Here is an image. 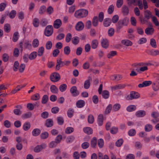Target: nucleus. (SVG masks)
Wrapping results in <instances>:
<instances>
[{"label":"nucleus","instance_id":"nucleus-25","mask_svg":"<svg viewBox=\"0 0 159 159\" xmlns=\"http://www.w3.org/2000/svg\"><path fill=\"white\" fill-rule=\"evenodd\" d=\"M102 46L103 48H107L109 45L107 39H103L101 41Z\"/></svg>","mask_w":159,"mask_h":159},{"label":"nucleus","instance_id":"nucleus-2","mask_svg":"<svg viewBox=\"0 0 159 159\" xmlns=\"http://www.w3.org/2000/svg\"><path fill=\"white\" fill-rule=\"evenodd\" d=\"M128 23V19L127 18H124L122 20H120L116 25V31L119 32L120 30L124 25L126 26Z\"/></svg>","mask_w":159,"mask_h":159},{"label":"nucleus","instance_id":"nucleus-9","mask_svg":"<svg viewBox=\"0 0 159 159\" xmlns=\"http://www.w3.org/2000/svg\"><path fill=\"white\" fill-rule=\"evenodd\" d=\"M84 27V23L82 21L78 22L75 26V28L76 30L80 31L82 30Z\"/></svg>","mask_w":159,"mask_h":159},{"label":"nucleus","instance_id":"nucleus-38","mask_svg":"<svg viewBox=\"0 0 159 159\" xmlns=\"http://www.w3.org/2000/svg\"><path fill=\"white\" fill-rule=\"evenodd\" d=\"M44 52V48L42 46L39 48L38 51V55L39 57L42 56Z\"/></svg>","mask_w":159,"mask_h":159},{"label":"nucleus","instance_id":"nucleus-37","mask_svg":"<svg viewBox=\"0 0 159 159\" xmlns=\"http://www.w3.org/2000/svg\"><path fill=\"white\" fill-rule=\"evenodd\" d=\"M46 6L44 5L40 7L39 10V13L40 15L43 14L46 11Z\"/></svg>","mask_w":159,"mask_h":159},{"label":"nucleus","instance_id":"nucleus-34","mask_svg":"<svg viewBox=\"0 0 159 159\" xmlns=\"http://www.w3.org/2000/svg\"><path fill=\"white\" fill-rule=\"evenodd\" d=\"M138 0H127V5L129 6H131L132 5L134 6L137 5V2Z\"/></svg>","mask_w":159,"mask_h":159},{"label":"nucleus","instance_id":"nucleus-33","mask_svg":"<svg viewBox=\"0 0 159 159\" xmlns=\"http://www.w3.org/2000/svg\"><path fill=\"white\" fill-rule=\"evenodd\" d=\"M122 43L127 46H131L132 45V43L128 40H124L122 41Z\"/></svg>","mask_w":159,"mask_h":159},{"label":"nucleus","instance_id":"nucleus-53","mask_svg":"<svg viewBox=\"0 0 159 159\" xmlns=\"http://www.w3.org/2000/svg\"><path fill=\"white\" fill-rule=\"evenodd\" d=\"M49 134L47 132H44L42 133L40 135V137L42 139H45L48 138Z\"/></svg>","mask_w":159,"mask_h":159},{"label":"nucleus","instance_id":"nucleus-64","mask_svg":"<svg viewBox=\"0 0 159 159\" xmlns=\"http://www.w3.org/2000/svg\"><path fill=\"white\" fill-rule=\"evenodd\" d=\"M90 145L89 143L87 142H84L81 144V147L84 149H86L88 148Z\"/></svg>","mask_w":159,"mask_h":159},{"label":"nucleus","instance_id":"nucleus-41","mask_svg":"<svg viewBox=\"0 0 159 159\" xmlns=\"http://www.w3.org/2000/svg\"><path fill=\"white\" fill-rule=\"evenodd\" d=\"M136 109V107L135 106L131 105L127 107L126 110L129 112H131L135 110Z\"/></svg>","mask_w":159,"mask_h":159},{"label":"nucleus","instance_id":"nucleus-15","mask_svg":"<svg viewBox=\"0 0 159 159\" xmlns=\"http://www.w3.org/2000/svg\"><path fill=\"white\" fill-rule=\"evenodd\" d=\"M125 84H120L111 87V88L112 90H116L119 89H123L125 88Z\"/></svg>","mask_w":159,"mask_h":159},{"label":"nucleus","instance_id":"nucleus-13","mask_svg":"<svg viewBox=\"0 0 159 159\" xmlns=\"http://www.w3.org/2000/svg\"><path fill=\"white\" fill-rule=\"evenodd\" d=\"M152 84V82L151 81H145L143 82L142 84H140L138 85V87L142 88L144 87L149 86Z\"/></svg>","mask_w":159,"mask_h":159},{"label":"nucleus","instance_id":"nucleus-19","mask_svg":"<svg viewBox=\"0 0 159 159\" xmlns=\"http://www.w3.org/2000/svg\"><path fill=\"white\" fill-rule=\"evenodd\" d=\"M111 22V20L110 18H106L103 21V25L105 27L109 26Z\"/></svg>","mask_w":159,"mask_h":159},{"label":"nucleus","instance_id":"nucleus-24","mask_svg":"<svg viewBox=\"0 0 159 159\" xmlns=\"http://www.w3.org/2000/svg\"><path fill=\"white\" fill-rule=\"evenodd\" d=\"M84 101L83 100H78L76 103V106L78 108H82L84 106Z\"/></svg>","mask_w":159,"mask_h":159},{"label":"nucleus","instance_id":"nucleus-10","mask_svg":"<svg viewBox=\"0 0 159 159\" xmlns=\"http://www.w3.org/2000/svg\"><path fill=\"white\" fill-rule=\"evenodd\" d=\"M92 80L91 77L89 76L88 77V79L84 81V87L85 89H88L89 88L90 85V81H91Z\"/></svg>","mask_w":159,"mask_h":159},{"label":"nucleus","instance_id":"nucleus-43","mask_svg":"<svg viewBox=\"0 0 159 159\" xmlns=\"http://www.w3.org/2000/svg\"><path fill=\"white\" fill-rule=\"evenodd\" d=\"M48 100V97L47 95H44L43 97L42 100V103L45 104L47 103Z\"/></svg>","mask_w":159,"mask_h":159},{"label":"nucleus","instance_id":"nucleus-44","mask_svg":"<svg viewBox=\"0 0 159 159\" xmlns=\"http://www.w3.org/2000/svg\"><path fill=\"white\" fill-rule=\"evenodd\" d=\"M39 45V41L37 39H34L32 42V46L34 48H37Z\"/></svg>","mask_w":159,"mask_h":159},{"label":"nucleus","instance_id":"nucleus-30","mask_svg":"<svg viewBox=\"0 0 159 159\" xmlns=\"http://www.w3.org/2000/svg\"><path fill=\"white\" fill-rule=\"evenodd\" d=\"M103 116L102 114H100L98 118V122L99 126H101L103 124Z\"/></svg>","mask_w":159,"mask_h":159},{"label":"nucleus","instance_id":"nucleus-1","mask_svg":"<svg viewBox=\"0 0 159 159\" xmlns=\"http://www.w3.org/2000/svg\"><path fill=\"white\" fill-rule=\"evenodd\" d=\"M88 10L84 9H80L76 11L74 16L77 18H82L86 17L88 15Z\"/></svg>","mask_w":159,"mask_h":159},{"label":"nucleus","instance_id":"nucleus-36","mask_svg":"<svg viewBox=\"0 0 159 159\" xmlns=\"http://www.w3.org/2000/svg\"><path fill=\"white\" fill-rule=\"evenodd\" d=\"M29 56V59L30 60L35 59L37 56V52H32Z\"/></svg>","mask_w":159,"mask_h":159},{"label":"nucleus","instance_id":"nucleus-57","mask_svg":"<svg viewBox=\"0 0 159 159\" xmlns=\"http://www.w3.org/2000/svg\"><path fill=\"white\" fill-rule=\"evenodd\" d=\"M57 120L58 124L59 125H61L64 123V120L62 117L59 116L57 117Z\"/></svg>","mask_w":159,"mask_h":159},{"label":"nucleus","instance_id":"nucleus-60","mask_svg":"<svg viewBox=\"0 0 159 159\" xmlns=\"http://www.w3.org/2000/svg\"><path fill=\"white\" fill-rule=\"evenodd\" d=\"M150 44L152 47L156 48L157 46L155 40L154 39H152L150 40Z\"/></svg>","mask_w":159,"mask_h":159},{"label":"nucleus","instance_id":"nucleus-56","mask_svg":"<svg viewBox=\"0 0 159 159\" xmlns=\"http://www.w3.org/2000/svg\"><path fill=\"white\" fill-rule=\"evenodd\" d=\"M40 99V96L39 93H36L33 95L31 97V99L33 100L36 101Z\"/></svg>","mask_w":159,"mask_h":159},{"label":"nucleus","instance_id":"nucleus-42","mask_svg":"<svg viewBox=\"0 0 159 159\" xmlns=\"http://www.w3.org/2000/svg\"><path fill=\"white\" fill-rule=\"evenodd\" d=\"M19 39V33L17 32L14 33L12 38V40L14 42H16Z\"/></svg>","mask_w":159,"mask_h":159},{"label":"nucleus","instance_id":"nucleus-59","mask_svg":"<svg viewBox=\"0 0 159 159\" xmlns=\"http://www.w3.org/2000/svg\"><path fill=\"white\" fill-rule=\"evenodd\" d=\"M48 22L46 19H43L41 20L40 24V25L43 27H44L48 24Z\"/></svg>","mask_w":159,"mask_h":159},{"label":"nucleus","instance_id":"nucleus-58","mask_svg":"<svg viewBox=\"0 0 159 159\" xmlns=\"http://www.w3.org/2000/svg\"><path fill=\"white\" fill-rule=\"evenodd\" d=\"M152 20L156 26L159 25V23L157 17L155 16L152 17Z\"/></svg>","mask_w":159,"mask_h":159},{"label":"nucleus","instance_id":"nucleus-14","mask_svg":"<svg viewBox=\"0 0 159 159\" xmlns=\"http://www.w3.org/2000/svg\"><path fill=\"white\" fill-rule=\"evenodd\" d=\"M151 26L152 27H148L145 30V33L147 35H152L154 33V29L152 28V25Z\"/></svg>","mask_w":159,"mask_h":159},{"label":"nucleus","instance_id":"nucleus-21","mask_svg":"<svg viewBox=\"0 0 159 159\" xmlns=\"http://www.w3.org/2000/svg\"><path fill=\"white\" fill-rule=\"evenodd\" d=\"M84 131L88 134H91L93 133V129L89 127H84L83 129Z\"/></svg>","mask_w":159,"mask_h":159},{"label":"nucleus","instance_id":"nucleus-27","mask_svg":"<svg viewBox=\"0 0 159 159\" xmlns=\"http://www.w3.org/2000/svg\"><path fill=\"white\" fill-rule=\"evenodd\" d=\"M41 133L40 129L36 128L34 129L32 132V135L34 136H37L39 135Z\"/></svg>","mask_w":159,"mask_h":159},{"label":"nucleus","instance_id":"nucleus-35","mask_svg":"<svg viewBox=\"0 0 159 159\" xmlns=\"http://www.w3.org/2000/svg\"><path fill=\"white\" fill-rule=\"evenodd\" d=\"M152 126L151 125L147 124L145 125L144 129L146 132H149L152 130Z\"/></svg>","mask_w":159,"mask_h":159},{"label":"nucleus","instance_id":"nucleus-62","mask_svg":"<svg viewBox=\"0 0 159 159\" xmlns=\"http://www.w3.org/2000/svg\"><path fill=\"white\" fill-rule=\"evenodd\" d=\"M119 19V16L118 15H115L113 16L111 20L112 22L114 23H116L117 22Z\"/></svg>","mask_w":159,"mask_h":159},{"label":"nucleus","instance_id":"nucleus-7","mask_svg":"<svg viewBox=\"0 0 159 159\" xmlns=\"http://www.w3.org/2000/svg\"><path fill=\"white\" fill-rule=\"evenodd\" d=\"M46 147L45 144L43 143L40 145H38L36 146L34 149V151L35 152H39L44 149Z\"/></svg>","mask_w":159,"mask_h":159},{"label":"nucleus","instance_id":"nucleus-31","mask_svg":"<svg viewBox=\"0 0 159 159\" xmlns=\"http://www.w3.org/2000/svg\"><path fill=\"white\" fill-rule=\"evenodd\" d=\"M117 52L115 51H112L110 52L107 55V57L108 58H111L117 55Z\"/></svg>","mask_w":159,"mask_h":159},{"label":"nucleus","instance_id":"nucleus-47","mask_svg":"<svg viewBox=\"0 0 159 159\" xmlns=\"http://www.w3.org/2000/svg\"><path fill=\"white\" fill-rule=\"evenodd\" d=\"M52 43L51 41H48L46 44L45 47L48 50L50 49L52 47Z\"/></svg>","mask_w":159,"mask_h":159},{"label":"nucleus","instance_id":"nucleus-40","mask_svg":"<svg viewBox=\"0 0 159 159\" xmlns=\"http://www.w3.org/2000/svg\"><path fill=\"white\" fill-rule=\"evenodd\" d=\"M33 24L34 27H38L39 24V19L36 18H34L33 21Z\"/></svg>","mask_w":159,"mask_h":159},{"label":"nucleus","instance_id":"nucleus-8","mask_svg":"<svg viewBox=\"0 0 159 159\" xmlns=\"http://www.w3.org/2000/svg\"><path fill=\"white\" fill-rule=\"evenodd\" d=\"M70 92L72 95L74 97H76L79 94V92L77 90V88L75 86L72 87L70 89Z\"/></svg>","mask_w":159,"mask_h":159},{"label":"nucleus","instance_id":"nucleus-20","mask_svg":"<svg viewBox=\"0 0 159 159\" xmlns=\"http://www.w3.org/2000/svg\"><path fill=\"white\" fill-rule=\"evenodd\" d=\"M98 41L97 39H94L92 41L91 46L92 48L93 49H95L98 47Z\"/></svg>","mask_w":159,"mask_h":159},{"label":"nucleus","instance_id":"nucleus-50","mask_svg":"<svg viewBox=\"0 0 159 159\" xmlns=\"http://www.w3.org/2000/svg\"><path fill=\"white\" fill-rule=\"evenodd\" d=\"M112 107V105L111 104H109L106 108L105 111L106 114H108L110 113Z\"/></svg>","mask_w":159,"mask_h":159},{"label":"nucleus","instance_id":"nucleus-46","mask_svg":"<svg viewBox=\"0 0 159 159\" xmlns=\"http://www.w3.org/2000/svg\"><path fill=\"white\" fill-rule=\"evenodd\" d=\"M152 88L155 91H157L159 89V84H156L155 83H152Z\"/></svg>","mask_w":159,"mask_h":159},{"label":"nucleus","instance_id":"nucleus-3","mask_svg":"<svg viewBox=\"0 0 159 159\" xmlns=\"http://www.w3.org/2000/svg\"><path fill=\"white\" fill-rule=\"evenodd\" d=\"M53 32V27L52 25H48L46 27L45 29L44 34L46 36L49 37L52 34Z\"/></svg>","mask_w":159,"mask_h":159},{"label":"nucleus","instance_id":"nucleus-29","mask_svg":"<svg viewBox=\"0 0 159 159\" xmlns=\"http://www.w3.org/2000/svg\"><path fill=\"white\" fill-rule=\"evenodd\" d=\"M23 129L25 131L28 130L30 127V123L29 122H25L23 125Z\"/></svg>","mask_w":159,"mask_h":159},{"label":"nucleus","instance_id":"nucleus-51","mask_svg":"<svg viewBox=\"0 0 159 159\" xmlns=\"http://www.w3.org/2000/svg\"><path fill=\"white\" fill-rule=\"evenodd\" d=\"M120 107V105L119 103L115 104L113 107V110L115 111H118Z\"/></svg>","mask_w":159,"mask_h":159},{"label":"nucleus","instance_id":"nucleus-23","mask_svg":"<svg viewBox=\"0 0 159 159\" xmlns=\"http://www.w3.org/2000/svg\"><path fill=\"white\" fill-rule=\"evenodd\" d=\"M97 139L95 137H93L91 140V146L93 148H95L97 146Z\"/></svg>","mask_w":159,"mask_h":159},{"label":"nucleus","instance_id":"nucleus-52","mask_svg":"<svg viewBox=\"0 0 159 159\" xmlns=\"http://www.w3.org/2000/svg\"><path fill=\"white\" fill-rule=\"evenodd\" d=\"M70 48L68 46L65 47L64 49V52L65 54L68 55L70 52Z\"/></svg>","mask_w":159,"mask_h":159},{"label":"nucleus","instance_id":"nucleus-49","mask_svg":"<svg viewBox=\"0 0 159 159\" xmlns=\"http://www.w3.org/2000/svg\"><path fill=\"white\" fill-rule=\"evenodd\" d=\"M114 5H111L109 6L107 10L108 13L109 14H111L114 11Z\"/></svg>","mask_w":159,"mask_h":159},{"label":"nucleus","instance_id":"nucleus-6","mask_svg":"<svg viewBox=\"0 0 159 159\" xmlns=\"http://www.w3.org/2000/svg\"><path fill=\"white\" fill-rule=\"evenodd\" d=\"M151 116L154 119L152 120V123L154 124H156L159 121V113L157 111H153L151 114Z\"/></svg>","mask_w":159,"mask_h":159},{"label":"nucleus","instance_id":"nucleus-55","mask_svg":"<svg viewBox=\"0 0 159 159\" xmlns=\"http://www.w3.org/2000/svg\"><path fill=\"white\" fill-rule=\"evenodd\" d=\"M98 145L100 148H102L104 145V141L103 139H100L98 140Z\"/></svg>","mask_w":159,"mask_h":159},{"label":"nucleus","instance_id":"nucleus-32","mask_svg":"<svg viewBox=\"0 0 159 159\" xmlns=\"http://www.w3.org/2000/svg\"><path fill=\"white\" fill-rule=\"evenodd\" d=\"M31 42L26 40L24 43V46L26 48L30 50L32 48V45L30 43Z\"/></svg>","mask_w":159,"mask_h":159},{"label":"nucleus","instance_id":"nucleus-5","mask_svg":"<svg viewBox=\"0 0 159 159\" xmlns=\"http://www.w3.org/2000/svg\"><path fill=\"white\" fill-rule=\"evenodd\" d=\"M50 79L52 81L56 82L60 80V76L58 73L54 72L50 75Z\"/></svg>","mask_w":159,"mask_h":159},{"label":"nucleus","instance_id":"nucleus-16","mask_svg":"<svg viewBox=\"0 0 159 159\" xmlns=\"http://www.w3.org/2000/svg\"><path fill=\"white\" fill-rule=\"evenodd\" d=\"M146 115V112L144 110H139L137 111L136 113V116L138 117H142Z\"/></svg>","mask_w":159,"mask_h":159},{"label":"nucleus","instance_id":"nucleus-11","mask_svg":"<svg viewBox=\"0 0 159 159\" xmlns=\"http://www.w3.org/2000/svg\"><path fill=\"white\" fill-rule=\"evenodd\" d=\"M62 25V22L60 19H57L55 20L53 23L54 27L55 29L59 28Z\"/></svg>","mask_w":159,"mask_h":159},{"label":"nucleus","instance_id":"nucleus-12","mask_svg":"<svg viewBox=\"0 0 159 159\" xmlns=\"http://www.w3.org/2000/svg\"><path fill=\"white\" fill-rule=\"evenodd\" d=\"M65 65V62L62 61L61 59L60 58L57 59V65L56 66V69L57 70H59L60 66H62Z\"/></svg>","mask_w":159,"mask_h":159},{"label":"nucleus","instance_id":"nucleus-22","mask_svg":"<svg viewBox=\"0 0 159 159\" xmlns=\"http://www.w3.org/2000/svg\"><path fill=\"white\" fill-rule=\"evenodd\" d=\"M122 11L124 15H127L129 13V9L126 5H124L122 8Z\"/></svg>","mask_w":159,"mask_h":159},{"label":"nucleus","instance_id":"nucleus-63","mask_svg":"<svg viewBox=\"0 0 159 159\" xmlns=\"http://www.w3.org/2000/svg\"><path fill=\"white\" fill-rule=\"evenodd\" d=\"M16 14V11L12 10L9 14V16L11 18H14Z\"/></svg>","mask_w":159,"mask_h":159},{"label":"nucleus","instance_id":"nucleus-61","mask_svg":"<svg viewBox=\"0 0 159 159\" xmlns=\"http://www.w3.org/2000/svg\"><path fill=\"white\" fill-rule=\"evenodd\" d=\"M9 59V56L7 53H4L2 56V59L3 61L5 62L8 61Z\"/></svg>","mask_w":159,"mask_h":159},{"label":"nucleus","instance_id":"nucleus-26","mask_svg":"<svg viewBox=\"0 0 159 159\" xmlns=\"http://www.w3.org/2000/svg\"><path fill=\"white\" fill-rule=\"evenodd\" d=\"M101 94H102V97L104 99H107L109 97V92L107 90H103Z\"/></svg>","mask_w":159,"mask_h":159},{"label":"nucleus","instance_id":"nucleus-54","mask_svg":"<svg viewBox=\"0 0 159 159\" xmlns=\"http://www.w3.org/2000/svg\"><path fill=\"white\" fill-rule=\"evenodd\" d=\"M72 41L73 43L75 45L78 44L79 42V37L77 36L73 37L72 38Z\"/></svg>","mask_w":159,"mask_h":159},{"label":"nucleus","instance_id":"nucleus-17","mask_svg":"<svg viewBox=\"0 0 159 159\" xmlns=\"http://www.w3.org/2000/svg\"><path fill=\"white\" fill-rule=\"evenodd\" d=\"M144 17L147 20H149L150 17L152 18V15L151 12L148 10H146L144 12Z\"/></svg>","mask_w":159,"mask_h":159},{"label":"nucleus","instance_id":"nucleus-48","mask_svg":"<svg viewBox=\"0 0 159 159\" xmlns=\"http://www.w3.org/2000/svg\"><path fill=\"white\" fill-rule=\"evenodd\" d=\"M66 88L67 85L66 84H64L61 85L59 88L61 92L65 91L66 90Z\"/></svg>","mask_w":159,"mask_h":159},{"label":"nucleus","instance_id":"nucleus-28","mask_svg":"<svg viewBox=\"0 0 159 159\" xmlns=\"http://www.w3.org/2000/svg\"><path fill=\"white\" fill-rule=\"evenodd\" d=\"M50 90L52 93L54 94L57 93L58 91V88L55 85H52L51 86Z\"/></svg>","mask_w":159,"mask_h":159},{"label":"nucleus","instance_id":"nucleus-18","mask_svg":"<svg viewBox=\"0 0 159 159\" xmlns=\"http://www.w3.org/2000/svg\"><path fill=\"white\" fill-rule=\"evenodd\" d=\"M53 125V121L52 119H48L45 121V125L47 127H51Z\"/></svg>","mask_w":159,"mask_h":159},{"label":"nucleus","instance_id":"nucleus-4","mask_svg":"<svg viewBox=\"0 0 159 159\" xmlns=\"http://www.w3.org/2000/svg\"><path fill=\"white\" fill-rule=\"evenodd\" d=\"M140 97L139 94L137 92L132 91L130 92V95H128L125 98L128 100H131L133 99H136Z\"/></svg>","mask_w":159,"mask_h":159},{"label":"nucleus","instance_id":"nucleus-45","mask_svg":"<svg viewBox=\"0 0 159 159\" xmlns=\"http://www.w3.org/2000/svg\"><path fill=\"white\" fill-rule=\"evenodd\" d=\"M88 122L89 123L92 124L93 123L94 121V117L93 115L90 114L88 116Z\"/></svg>","mask_w":159,"mask_h":159},{"label":"nucleus","instance_id":"nucleus-39","mask_svg":"<svg viewBox=\"0 0 159 159\" xmlns=\"http://www.w3.org/2000/svg\"><path fill=\"white\" fill-rule=\"evenodd\" d=\"M92 24L93 26L96 27L98 24V19L97 16H95L92 20Z\"/></svg>","mask_w":159,"mask_h":159}]
</instances>
